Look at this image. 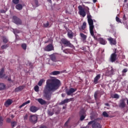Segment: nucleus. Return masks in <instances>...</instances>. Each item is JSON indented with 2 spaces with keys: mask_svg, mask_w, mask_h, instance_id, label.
Instances as JSON below:
<instances>
[{
  "mask_svg": "<svg viewBox=\"0 0 128 128\" xmlns=\"http://www.w3.org/2000/svg\"><path fill=\"white\" fill-rule=\"evenodd\" d=\"M60 74V71H54L50 73L51 76H58V74Z\"/></svg>",
  "mask_w": 128,
  "mask_h": 128,
  "instance_id": "bb28decb",
  "label": "nucleus"
},
{
  "mask_svg": "<svg viewBox=\"0 0 128 128\" xmlns=\"http://www.w3.org/2000/svg\"><path fill=\"white\" fill-rule=\"evenodd\" d=\"M102 116L104 118H108V112L106 111L102 112Z\"/></svg>",
  "mask_w": 128,
  "mask_h": 128,
  "instance_id": "4c0bfd02",
  "label": "nucleus"
},
{
  "mask_svg": "<svg viewBox=\"0 0 128 128\" xmlns=\"http://www.w3.org/2000/svg\"><path fill=\"white\" fill-rule=\"evenodd\" d=\"M4 68H2L0 70V78H4L6 74H4Z\"/></svg>",
  "mask_w": 128,
  "mask_h": 128,
  "instance_id": "aec40b11",
  "label": "nucleus"
},
{
  "mask_svg": "<svg viewBox=\"0 0 128 128\" xmlns=\"http://www.w3.org/2000/svg\"><path fill=\"white\" fill-rule=\"evenodd\" d=\"M36 100H38V102H39L40 104H42V106L46 104V102L42 98H38L36 99Z\"/></svg>",
  "mask_w": 128,
  "mask_h": 128,
  "instance_id": "f3484780",
  "label": "nucleus"
},
{
  "mask_svg": "<svg viewBox=\"0 0 128 128\" xmlns=\"http://www.w3.org/2000/svg\"><path fill=\"white\" fill-rule=\"evenodd\" d=\"M116 58H118V55L116 54V51H115L114 53H112L110 55V61L111 62H114L117 60Z\"/></svg>",
  "mask_w": 128,
  "mask_h": 128,
  "instance_id": "6e6552de",
  "label": "nucleus"
},
{
  "mask_svg": "<svg viewBox=\"0 0 128 128\" xmlns=\"http://www.w3.org/2000/svg\"><path fill=\"white\" fill-rule=\"evenodd\" d=\"M88 22L89 24L90 32L94 30V20L92 19V16L90 14H88L87 16Z\"/></svg>",
  "mask_w": 128,
  "mask_h": 128,
  "instance_id": "f03ea898",
  "label": "nucleus"
},
{
  "mask_svg": "<svg viewBox=\"0 0 128 128\" xmlns=\"http://www.w3.org/2000/svg\"><path fill=\"white\" fill-rule=\"evenodd\" d=\"M105 106H110V104H108V103H106Z\"/></svg>",
  "mask_w": 128,
  "mask_h": 128,
  "instance_id": "052dcab7",
  "label": "nucleus"
},
{
  "mask_svg": "<svg viewBox=\"0 0 128 128\" xmlns=\"http://www.w3.org/2000/svg\"><path fill=\"white\" fill-rule=\"evenodd\" d=\"M105 74L106 76H112V74L110 72V71L109 70H106Z\"/></svg>",
  "mask_w": 128,
  "mask_h": 128,
  "instance_id": "e433bc0d",
  "label": "nucleus"
},
{
  "mask_svg": "<svg viewBox=\"0 0 128 128\" xmlns=\"http://www.w3.org/2000/svg\"><path fill=\"white\" fill-rule=\"evenodd\" d=\"M2 40L4 42V44H6L8 42V38H6V36H3L2 37Z\"/></svg>",
  "mask_w": 128,
  "mask_h": 128,
  "instance_id": "4be33fe9",
  "label": "nucleus"
},
{
  "mask_svg": "<svg viewBox=\"0 0 128 128\" xmlns=\"http://www.w3.org/2000/svg\"><path fill=\"white\" fill-rule=\"evenodd\" d=\"M84 110H82L80 112V115H84Z\"/></svg>",
  "mask_w": 128,
  "mask_h": 128,
  "instance_id": "3c124183",
  "label": "nucleus"
},
{
  "mask_svg": "<svg viewBox=\"0 0 128 128\" xmlns=\"http://www.w3.org/2000/svg\"><path fill=\"white\" fill-rule=\"evenodd\" d=\"M12 22L16 24H22V20L16 16H12Z\"/></svg>",
  "mask_w": 128,
  "mask_h": 128,
  "instance_id": "1a4fd4ad",
  "label": "nucleus"
},
{
  "mask_svg": "<svg viewBox=\"0 0 128 128\" xmlns=\"http://www.w3.org/2000/svg\"><path fill=\"white\" fill-rule=\"evenodd\" d=\"M100 92L99 91H96L95 92L94 94V98L95 100H98V98L99 96H100Z\"/></svg>",
  "mask_w": 128,
  "mask_h": 128,
  "instance_id": "5701e85b",
  "label": "nucleus"
},
{
  "mask_svg": "<svg viewBox=\"0 0 128 128\" xmlns=\"http://www.w3.org/2000/svg\"><path fill=\"white\" fill-rule=\"evenodd\" d=\"M92 124V128H102L100 122H98L96 120L90 121L88 122V126Z\"/></svg>",
  "mask_w": 128,
  "mask_h": 128,
  "instance_id": "7ed1b4c3",
  "label": "nucleus"
},
{
  "mask_svg": "<svg viewBox=\"0 0 128 128\" xmlns=\"http://www.w3.org/2000/svg\"><path fill=\"white\" fill-rule=\"evenodd\" d=\"M68 102H72L74 100V98H68Z\"/></svg>",
  "mask_w": 128,
  "mask_h": 128,
  "instance_id": "13d9d810",
  "label": "nucleus"
},
{
  "mask_svg": "<svg viewBox=\"0 0 128 128\" xmlns=\"http://www.w3.org/2000/svg\"><path fill=\"white\" fill-rule=\"evenodd\" d=\"M30 101L28 100V101L23 103L22 105H20L19 106V108H22V106H26V104H30Z\"/></svg>",
  "mask_w": 128,
  "mask_h": 128,
  "instance_id": "72a5a7b5",
  "label": "nucleus"
},
{
  "mask_svg": "<svg viewBox=\"0 0 128 128\" xmlns=\"http://www.w3.org/2000/svg\"><path fill=\"white\" fill-rule=\"evenodd\" d=\"M13 32L14 34H20V30L18 29H14L13 30Z\"/></svg>",
  "mask_w": 128,
  "mask_h": 128,
  "instance_id": "79ce46f5",
  "label": "nucleus"
},
{
  "mask_svg": "<svg viewBox=\"0 0 128 128\" xmlns=\"http://www.w3.org/2000/svg\"><path fill=\"white\" fill-rule=\"evenodd\" d=\"M4 78H5L6 80V78H8V76H5V77H4Z\"/></svg>",
  "mask_w": 128,
  "mask_h": 128,
  "instance_id": "774afa93",
  "label": "nucleus"
},
{
  "mask_svg": "<svg viewBox=\"0 0 128 128\" xmlns=\"http://www.w3.org/2000/svg\"><path fill=\"white\" fill-rule=\"evenodd\" d=\"M43 26L44 28H48V26H50V23L48 22H47L46 23L44 24Z\"/></svg>",
  "mask_w": 128,
  "mask_h": 128,
  "instance_id": "a19ab883",
  "label": "nucleus"
},
{
  "mask_svg": "<svg viewBox=\"0 0 128 128\" xmlns=\"http://www.w3.org/2000/svg\"><path fill=\"white\" fill-rule=\"evenodd\" d=\"M78 9L79 10V14L82 16H83V18H84V16H86V12L84 11V8H82V6H78Z\"/></svg>",
  "mask_w": 128,
  "mask_h": 128,
  "instance_id": "423d86ee",
  "label": "nucleus"
},
{
  "mask_svg": "<svg viewBox=\"0 0 128 128\" xmlns=\"http://www.w3.org/2000/svg\"><path fill=\"white\" fill-rule=\"evenodd\" d=\"M6 11L4 10H0V12L1 14H6Z\"/></svg>",
  "mask_w": 128,
  "mask_h": 128,
  "instance_id": "6e6d98bb",
  "label": "nucleus"
},
{
  "mask_svg": "<svg viewBox=\"0 0 128 128\" xmlns=\"http://www.w3.org/2000/svg\"><path fill=\"white\" fill-rule=\"evenodd\" d=\"M108 40L110 42V44H114V46H116V40H114V38H112V37H110L108 39Z\"/></svg>",
  "mask_w": 128,
  "mask_h": 128,
  "instance_id": "ddd939ff",
  "label": "nucleus"
},
{
  "mask_svg": "<svg viewBox=\"0 0 128 128\" xmlns=\"http://www.w3.org/2000/svg\"><path fill=\"white\" fill-rule=\"evenodd\" d=\"M12 2L14 4H18V2H20V0H12Z\"/></svg>",
  "mask_w": 128,
  "mask_h": 128,
  "instance_id": "09e8293b",
  "label": "nucleus"
},
{
  "mask_svg": "<svg viewBox=\"0 0 128 128\" xmlns=\"http://www.w3.org/2000/svg\"><path fill=\"white\" fill-rule=\"evenodd\" d=\"M61 42L64 46H68L69 48H74V46L70 43L68 40L66 38H62L61 40Z\"/></svg>",
  "mask_w": 128,
  "mask_h": 128,
  "instance_id": "20e7f679",
  "label": "nucleus"
},
{
  "mask_svg": "<svg viewBox=\"0 0 128 128\" xmlns=\"http://www.w3.org/2000/svg\"><path fill=\"white\" fill-rule=\"evenodd\" d=\"M96 0H93V2L96 3Z\"/></svg>",
  "mask_w": 128,
  "mask_h": 128,
  "instance_id": "0e129e2a",
  "label": "nucleus"
},
{
  "mask_svg": "<svg viewBox=\"0 0 128 128\" xmlns=\"http://www.w3.org/2000/svg\"><path fill=\"white\" fill-rule=\"evenodd\" d=\"M26 44L24 43L21 44V48H22V50H26Z\"/></svg>",
  "mask_w": 128,
  "mask_h": 128,
  "instance_id": "c9c22d12",
  "label": "nucleus"
},
{
  "mask_svg": "<svg viewBox=\"0 0 128 128\" xmlns=\"http://www.w3.org/2000/svg\"><path fill=\"white\" fill-rule=\"evenodd\" d=\"M34 90L35 92H38L40 90V87H38V86H36L34 88Z\"/></svg>",
  "mask_w": 128,
  "mask_h": 128,
  "instance_id": "ea45409f",
  "label": "nucleus"
},
{
  "mask_svg": "<svg viewBox=\"0 0 128 128\" xmlns=\"http://www.w3.org/2000/svg\"><path fill=\"white\" fill-rule=\"evenodd\" d=\"M29 121L32 124H36L38 122V116L34 114L30 115L29 116Z\"/></svg>",
  "mask_w": 128,
  "mask_h": 128,
  "instance_id": "39448f33",
  "label": "nucleus"
},
{
  "mask_svg": "<svg viewBox=\"0 0 128 128\" xmlns=\"http://www.w3.org/2000/svg\"><path fill=\"white\" fill-rule=\"evenodd\" d=\"M98 40L100 44H103L104 46L106 44V41L103 38H98Z\"/></svg>",
  "mask_w": 128,
  "mask_h": 128,
  "instance_id": "dca6fc26",
  "label": "nucleus"
},
{
  "mask_svg": "<svg viewBox=\"0 0 128 128\" xmlns=\"http://www.w3.org/2000/svg\"><path fill=\"white\" fill-rule=\"evenodd\" d=\"M3 122H4V118H2V116H0V126H2Z\"/></svg>",
  "mask_w": 128,
  "mask_h": 128,
  "instance_id": "37998d69",
  "label": "nucleus"
},
{
  "mask_svg": "<svg viewBox=\"0 0 128 128\" xmlns=\"http://www.w3.org/2000/svg\"><path fill=\"white\" fill-rule=\"evenodd\" d=\"M11 117L12 118H14V115H12V116H11Z\"/></svg>",
  "mask_w": 128,
  "mask_h": 128,
  "instance_id": "338daca9",
  "label": "nucleus"
},
{
  "mask_svg": "<svg viewBox=\"0 0 128 128\" xmlns=\"http://www.w3.org/2000/svg\"><path fill=\"white\" fill-rule=\"evenodd\" d=\"M8 82H12V78H10V76L8 78Z\"/></svg>",
  "mask_w": 128,
  "mask_h": 128,
  "instance_id": "bf43d9fd",
  "label": "nucleus"
},
{
  "mask_svg": "<svg viewBox=\"0 0 128 128\" xmlns=\"http://www.w3.org/2000/svg\"><path fill=\"white\" fill-rule=\"evenodd\" d=\"M8 46H10V44H3L1 46V48L2 50H6Z\"/></svg>",
  "mask_w": 128,
  "mask_h": 128,
  "instance_id": "c85d7f7f",
  "label": "nucleus"
},
{
  "mask_svg": "<svg viewBox=\"0 0 128 128\" xmlns=\"http://www.w3.org/2000/svg\"><path fill=\"white\" fill-rule=\"evenodd\" d=\"M70 122V119H68L64 124V126H68V123Z\"/></svg>",
  "mask_w": 128,
  "mask_h": 128,
  "instance_id": "8fccbe9b",
  "label": "nucleus"
},
{
  "mask_svg": "<svg viewBox=\"0 0 128 128\" xmlns=\"http://www.w3.org/2000/svg\"><path fill=\"white\" fill-rule=\"evenodd\" d=\"M6 88V85L4 83H0V90H4Z\"/></svg>",
  "mask_w": 128,
  "mask_h": 128,
  "instance_id": "473e14b6",
  "label": "nucleus"
},
{
  "mask_svg": "<svg viewBox=\"0 0 128 128\" xmlns=\"http://www.w3.org/2000/svg\"><path fill=\"white\" fill-rule=\"evenodd\" d=\"M50 59L52 62H58V60H56V55L54 54H52L50 56Z\"/></svg>",
  "mask_w": 128,
  "mask_h": 128,
  "instance_id": "6ab92c4d",
  "label": "nucleus"
},
{
  "mask_svg": "<svg viewBox=\"0 0 128 128\" xmlns=\"http://www.w3.org/2000/svg\"><path fill=\"white\" fill-rule=\"evenodd\" d=\"M61 84L60 80L56 78L47 80L46 84L44 89V96L46 100H50L52 92L58 90Z\"/></svg>",
  "mask_w": 128,
  "mask_h": 128,
  "instance_id": "f257e3e1",
  "label": "nucleus"
},
{
  "mask_svg": "<svg viewBox=\"0 0 128 128\" xmlns=\"http://www.w3.org/2000/svg\"><path fill=\"white\" fill-rule=\"evenodd\" d=\"M62 109H63V110H66V106H63V107H62Z\"/></svg>",
  "mask_w": 128,
  "mask_h": 128,
  "instance_id": "69168bd1",
  "label": "nucleus"
},
{
  "mask_svg": "<svg viewBox=\"0 0 128 128\" xmlns=\"http://www.w3.org/2000/svg\"><path fill=\"white\" fill-rule=\"evenodd\" d=\"M48 114L50 116H52L54 114V112H51L50 110H49L48 111Z\"/></svg>",
  "mask_w": 128,
  "mask_h": 128,
  "instance_id": "c03bdc74",
  "label": "nucleus"
},
{
  "mask_svg": "<svg viewBox=\"0 0 128 128\" xmlns=\"http://www.w3.org/2000/svg\"><path fill=\"white\" fill-rule=\"evenodd\" d=\"M80 38H82V40H86L88 36L84 34L83 33H80Z\"/></svg>",
  "mask_w": 128,
  "mask_h": 128,
  "instance_id": "a878e982",
  "label": "nucleus"
},
{
  "mask_svg": "<svg viewBox=\"0 0 128 128\" xmlns=\"http://www.w3.org/2000/svg\"><path fill=\"white\" fill-rule=\"evenodd\" d=\"M30 110L31 112H36L38 110V108L36 106H32L30 107Z\"/></svg>",
  "mask_w": 128,
  "mask_h": 128,
  "instance_id": "f8f14e48",
  "label": "nucleus"
},
{
  "mask_svg": "<svg viewBox=\"0 0 128 128\" xmlns=\"http://www.w3.org/2000/svg\"><path fill=\"white\" fill-rule=\"evenodd\" d=\"M100 74H98L94 78V84H98V80H100Z\"/></svg>",
  "mask_w": 128,
  "mask_h": 128,
  "instance_id": "a211bd4d",
  "label": "nucleus"
},
{
  "mask_svg": "<svg viewBox=\"0 0 128 128\" xmlns=\"http://www.w3.org/2000/svg\"><path fill=\"white\" fill-rule=\"evenodd\" d=\"M24 86H19L18 88H16L14 90L16 92H22V90H24Z\"/></svg>",
  "mask_w": 128,
  "mask_h": 128,
  "instance_id": "2eb2a0df",
  "label": "nucleus"
},
{
  "mask_svg": "<svg viewBox=\"0 0 128 128\" xmlns=\"http://www.w3.org/2000/svg\"><path fill=\"white\" fill-rule=\"evenodd\" d=\"M16 8L18 10H22V4H16Z\"/></svg>",
  "mask_w": 128,
  "mask_h": 128,
  "instance_id": "b1692460",
  "label": "nucleus"
},
{
  "mask_svg": "<svg viewBox=\"0 0 128 128\" xmlns=\"http://www.w3.org/2000/svg\"><path fill=\"white\" fill-rule=\"evenodd\" d=\"M116 22H118V24H120H120H122V20H120V19L118 17V16H116Z\"/></svg>",
  "mask_w": 128,
  "mask_h": 128,
  "instance_id": "a18cd8bd",
  "label": "nucleus"
},
{
  "mask_svg": "<svg viewBox=\"0 0 128 128\" xmlns=\"http://www.w3.org/2000/svg\"><path fill=\"white\" fill-rule=\"evenodd\" d=\"M44 79L40 80L38 84V86H42V84H44Z\"/></svg>",
  "mask_w": 128,
  "mask_h": 128,
  "instance_id": "f704fd0d",
  "label": "nucleus"
},
{
  "mask_svg": "<svg viewBox=\"0 0 128 128\" xmlns=\"http://www.w3.org/2000/svg\"><path fill=\"white\" fill-rule=\"evenodd\" d=\"M86 28V22H84L81 26V30H84Z\"/></svg>",
  "mask_w": 128,
  "mask_h": 128,
  "instance_id": "7c9ffc66",
  "label": "nucleus"
},
{
  "mask_svg": "<svg viewBox=\"0 0 128 128\" xmlns=\"http://www.w3.org/2000/svg\"><path fill=\"white\" fill-rule=\"evenodd\" d=\"M90 120H94V116H90Z\"/></svg>",
  "mask_w": 128,
  "mask_h": 128,
  "instance_id": "680f3d73",
  "label": "nucleus"
},
{
  "mask_svg": "<svg viewBox=\"0 0 128 128\" xmlns=\"http://www.w3.org/2000/svg\"><path fill=\"white\" fill-rule=\"evenodd\" d=\"M64 52V54H72V49L67 48L63 50Z\"/></svg>",
  "mask_w": 128,
  "mask_h": 128,
  "instance_id": "393cba45",
  "label": "nucleus"
},
{
  "mask_svg": "<svg viewBox=\"0 0 128 128\" xmlns=\"http://www.w3.org/2000/svg\"><path fill=\"white\" fill-rule=\"evenodd\" d=\"M34 0L36 4V8H38V0Z\"/></svg>",
  "mask_w": 128,
  "mask_h": 128,
  "instance_id": "de8ad7c7",
  "label": "nucleus"
},
{
  "mask_svg": "<svg viewBox=\"0 0 128 128\" xmlns=\"http://www.w3.org/2000/svg\"><path fill=\"white\" fill-rule=\"evenodd\" d=\"M47 0L48 2H50V4H52V0Z\"/></svg>",
  "mask_w": 128,
  "mask_h": 128,
  "instance_id": "e2e57ef3",
  "label": "nucleus"
},
{
  "mask_svg": "<svg viewBox=\"0 0 128 128\" xmlns=\"http://www.w3.org/2000/svg\"><path fill=\"white\" fill-rule=\"evenodd\" d=\"M110 96L112 98H120V96L116 94H112Z\"/></svg>",
  "mask_w": 128,
  "mask_h": 128,
  "instance_id": "2f4dec72",
  "label": "nucleus"
},
{
  "mask_svg": "<svg viewBox=\"0 0 128 128\" xmlns=\"http://www.w3.org/2000/svg\"><path fill=\"white\" fill-rule=\"evenodd\" d=\"M68 36L69 38H70V40H72V38H74V32H72V30L68 32Z\"/></svg>",
  "mask_w": 128,
  "mask_h": 128,
  "instance_id": "412c9836",
  "label": "nucleus"
},
{
  "mask_svg": "<svg viewBox=\"0 0 128 128\" xmlns=\"http://www.w3.org/2000/svg\"><path fill=\"white\" fill-rule=\"evenodd\" d=\"M110 72H111V74H114V70L113 68H112L111 70H110Z\"/></svg>",
  "mask_w": 128,
  "mask_h": 128,
  "instance_id": "4d7b16f0",
  "label": "nucleus"
},
{
  "mask_svg": "<svg viewBox=\"0 0 128 128\" xmlns=\"http://www.w3.org/2000/svg\"><path fill=\"white\" fill-rule=\"evenodd\" d=\"M127 72H128V69H126V68H124V69L122 70V72L123 74H124V73Z\"/></svg>",
  "mask_w": 128,
  "mask_h": 128,
  "instance_id": "5fc2aeb1",
  "label": "nucleus"
},
{
  "mask_svg": "<svg viewBox=\"0 0 128 128\" xmlns=\"http://www.w3.org/2000/svg\"><path fill=\"white\" fill-rule=\"evenodd\" d=\"M6 122H8V124H10V122H12V119H10V118H7Z\"/></svg>",
  "mask_w": 128,
  "mask_h": 128,
  "instance_id": "864d4df0",
  "label": "nucleus"
},
{
  "mask_svg": "<svg viewBox=\"0 0 128 128\" xmlns=\"http://www.w3.org/2000/svg\"><path fill=\"white\" fill-rule=\"evenodd\" d=\"M90 32L92 36L94 38V40H98V38H96V36L94 35V30H92Z\"/></svg>",
  "mask_w": 128,
  "mask_h": 128,
  "instance_id": "cd10ccee",
  "label": "nucleus"
},
{
  "mask_svg": "<svg viewBox=\"0 0 128 128\" xmlns=\"http://www.w3.org/2000/svg\"><path fill=\"white\" fill-rule=\"evenodd\" d=\"M78 89L76 88H70L68 90L66 91V94L68 96H72V94H74V92H76V90Z\"/></svg>",
  "mask_w": 128,
  "mask_h": 128,
  "instance_id": "9d476101",
  "label": "nucleus"
},
{
  "mask_svg": "<svg viewBox=\"0 0 128 128\" xmlns=\"http://www.w3.org/2000/svg\"><path fill=\"white\" fill-rule=\"evenodd\" d=\"M12 104V100L10 99H8L4 103V106L6 108H8L10 104Z\"/></svg>",
  "mask_w": 128,
  "mask_h": 128,
  "instance_id": "4468645a",
  "label": "nucleus"
},
{
  "mask_svg": "<svg viewBox=\"0 0 128 128\" xmlns=\"http://www.w3.org/2000/svg\"><path fill=\"white\" fill-rule=\"evenodd\" d=\"M54 48L52 44H49L46 47H45V50L46 52H52V50H54Z\"/></svg>",
  "mask_w": 128,
  "mask_h": 128,
  "instance_id": "9b49d317",
  "label": "nucleus"
},
{
  "mask_svg": "<svg viewBox=\"0 0 128 128\" xmlns=\"http://www.w3.org/2000/svg\"><path fill=\"white\" fill-rule=\"evenodd\" d=\"M84 118H86V116L84 115H81V116H80V120L82 122V120H84Z\"/></svg>",
  "mask_w": 128,
  "mask_h": 128,
  "instance_id": "49530a36",
  "label": "nucleus"
},
{
  "mask_svg": "<svg viewBox=\"0 0 128 128\" xmlns=\"http://www.w3.org/2000/svg\"><path fill=\"white\" fill-rule=\"evenodd\" d=\"M28 114H26L24 117V120H28Z\"/></svg>",
  "mask_w": 128,
  "mask_h": 128,
  "instance_id": "603ef678",
  "label": "nucleus"
},
{
  "mask_svg": "<svg viewBox=\"0 0 128 128\" xmlns=\"http://www.w3.org/2000/svg\"><path fill=\"white\" fill-rule=\"evenodd\" d=\"M126 99L122 98L120 100L118 106L119 108H126Z\"/></svg>",
  "mask_w": 128,
  "mask_h": 128,
  "instance_id": "0eeeda50",
  "label": "nucleus"
},
{
  "mask_svg": "<svg viewBox=\"0 0 128 128\" xmlns=\"http://www.w3.org/2000/svg\"><path fill=\"white\" fill-rule=\"evenodd\" d=\"M16 121H13L11 122V126L12 128H14V126H16Z\"/></svg>",
  "mask_w": 128,
  "mask_h": 128,
  "instance_id": "58836bf2",
  "label": "nucleus"
},
{
  "mask_svg": "<svg viewBox=\"0 0 128 128\" xmlns=\"http://www.w3.org/2000/svg\"><path fill=\"white\" fill-rule=\"evenodd\" d=\"M68 102V98H66L64 100L62 101L59 104L60 106H62V104H67Z\"/></svg>",
  "mask_w": 128,
  "mask_h": 128,
  "instance_id": "c756f323",
  "label": "nucleus"
}]
</instances>
